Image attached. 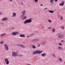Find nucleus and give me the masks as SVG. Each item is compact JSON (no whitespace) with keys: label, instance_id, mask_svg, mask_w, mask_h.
<instances>
[{"label":"nucleus","instance_id":"nucleus-25","mask_svg":"<svg viewBox=\"0 0 65 65\" xmlns=\"http://www.w3.org/2000/svg\"><path fill=\"white\" fill-rule=\"evenodd\" d=\"M32 48H34L35 49V48H36V46H35L32 45Z\"/></svg>","mask_w":65,"mask_h":65},{"label":"nucleus","instance_id":"nucleus-42","mask_svg":"<svg viewBox=\"0 0 65 65\" xmlns=\"http://www.w3.org/2000/svg\"><path fill=\"white\" fill-rule=\"evenodd\" d=\"M21 4L22 5H24V4H23V2L21 3Z\"/></svg>","mask_w":65,"mask_h":65},{"label":"nucleus","instance_id":"nucleus-45","mask_svg":"<svg viewBox=\"0 0 65 65\" xmlns=\"http://www.w3.org/2000/svg\"><path fill=\"white\" fill-rule=\"evenodd\" d=\"M55 2H57V1H58V0H55Z\"/></svg>","mask_w":65,"mask_h":65},{"label":"nucleus","instance_id":"nucleus-5","mask_svg":"<svg viewBox=\"0 0 65 65\" xmlns=\"http://www.w3.org/2000/svg\"><path fill=\"white\" fill-rule=\"evenodd\" d=\"M32 54L34 55H35V54H38V50L35 51L33 52Z\"/></svg>","mask_w":65,"mask_h":65},{"label":"nucleus","instance_id":"nucleus-7","mask_svg":"<svg viewBox=\"0 0 65 65\" xmlns=\"http://www.w3.org/2000/svg\"><path fill=\"white\" fill-rule=\"evenodd\" d=\"M17 52L15 53L14 52H13L12 53V56H13V57H15L17 55Z\"/></svg>","mask_w":65,"mask_h":65},{"label":"nucleus","instance_id":"nucleus-30","mask_svg":"<svg viewBox=\"0 0 65 65\" xmlns=\"http://www.w3.org/2000/svg\"><path fill=\"white\" fill-rule=\"evenodd\" d=\"M60 42L62 43H64V42H65V41L64 40H62Z\"/></svg>","mask_w":65,"mask_h":65},{"label":"nucleus","instance_id":"nucleus-19","mask_svg":"<svg viewBox=\"0 0 65 65\" xmlns=\"http://www.w3.org/2000/svg\"><path fill=\"white\" fill-rule=\"evenodd\" d=\"M58 50H61V49H62V47L60 46H59L58 47Z\"/></svg>","mask_w":65,"mask_h":65},{"label":"nucleus","instance_id":"nucleus-43","mask_svg":"<svg viewBox=\"0 0 65 65\" xmlns=\"http://www.w3.org/2000/svg\"><path fill=\"white\" fill-rule=\"evenodd\" d=\"M40 46V44H38V47H39V46Z\"/></svg>","mask_w":65,"mask_h":65},{"label":"nucleus","instance_id":"nucleus-14","mask_svg":"<svg viewBox=\"0 0 65 65\" xmlns=\"http://www.w3.org/2000/svg\"><path fill=\"white\" fill-rule=\"evenodd\" d=\"M19 36L20 37H25V36L23 34H21V35H20Z\"/></svg>","mask_w":65,"mask_h":65},{"label":"nucleus","instance_id":"nucleus-31","mask_svg":"<svg viewBox=\"0 0 65 65\" xmlns=\"http://www.w3.org/2000/svg\"><path fill=\"white\" fill-rule=\"evenodd\" d=\"M31 41L32 42H35V39H34L32 40H31Z\"/></svg>","mask_w":65,"mask_h":65},{"label":"nucleus","instance_id":"nucleus-33","mask_svg":"<svg viewBox=\"0 0 65 65\" xmlns=\"http://www.w3.org/2000/svg\"><path fill=\"white\" fill-rule=\"evenodd\" d=\"M60 19L61 20H63V17H62V16H61L60 17Z\"/></svg>","mask_w":65,"mask_h":65},{"label":"nucleus","instance_id":"nucleus-4","mask_svg":"<svg viewBox=\"0 0 65 65\" xmlns=\"http://www.w3.org/2000/svg\"><path fill=\"white\" fill-rule=\"evenodd\" d=\"M4 45L5 47V49L6 51H8V45H7V44H4Z\"/></svg>","mask_w":65,"mask_h":65},{"label":"nucleus","instance_id":"nucleus-41","mask_svg":"<svg viewBox=\"0 0 65 65\" xmlns=\"http://www.w3.org/2000/svg\"><path fill=\"white\" fill-rule=\"evenodd\" d=\"M26 37H27V38H29L30 37V36H28Z\"/></svg>","mask_w":65,"mask_h":65},{"label":"nucleus","instance_id":"nucleus-26","mask_svg":"<svg viewBox=\"0 0 65 65\" xmlns=\"http://www.w3.org/2000/svg\"><path fill=\"white\" fill-rule=\"evenodd\" d=\"M60 27L62 29H64V26H61Z\"/></svg>","mask_w":65,"mask_h":65},{"label":"nucleus","instance_id":"nucleus-16","mask_svg":"<svg viewBox=\"0 0 65 65\" xmlns=\"http://www.w3.org/2000/svg\"><path fill=\"white\" fill-rule=\"evenodd\" d=\"M42 53V51H40L38 50V54H41Z\"/></svg>","mask_w":65,"mask_h":65},{"label":"nucleus","instance_id":"nucleus-20","mask_svg":"<svg viewBox=\"0 0 65 65\" xmlns=\"http://www.w3.org/2000/svg\"><path fill=\"white\" fill-rule=\"evenodd\" d=\"M55 31L56 29L55 28L53 29L52 30V32H55Z\"/></svg>","mask_w":65,"mask_h":65},{"label":"nucleus","instance_id":"nucleus-12","mask_svg":"<svg viewBox=\"0 0 65 65\" xmlns=\"http://www.w3.org/2000/svg\"><path fill=\"white\" fill-rule=\"evenodd\" d=\"M27 19V17L26 16H23V17L22 18V20H25Z\"/></svg>","mask_w":65,"mask_h":65},{"label":"nucleus","instance_id":"nucleus-18","mask_svg":"<svg viewBox=\"0 0 65 65\" xmlns=\"http://www.w3.org/2000/svg\"><path fill=\"white\" fill-rule=\"evenodd\" d=\"M48 11L50 13H54V11H52L51 10H49V11Z\"/></svg>","mask_w":65,"mask_h":65},{"label":"nucleus","instance_id":"nucleus-23","mask_svg":"<svg viewBox=\"0 0 65 65\" xmlns=\"http://www.w3.org/2000/svg\"><path fill=\"white\" fill-rule=\"evenodd\" d=\"M35 42H37V41H39V39H35Z\"/></svg>","mask_w":65,"mask_h":65},{"label":"nucleus","instance_id":"nucleus-9","mask_svg":"<svg viewBox=\"0 0 65 65\" xmlns=\"http://www.w3.org/2000/svg\"><path fill=\"white\" fill-rule=\"evenodd\" d=\"M62 3H60L59 4V5L62 6H64V2H64V1H62Z\"/></svg>","mask_w":65,"mask_h":65},{"label":"nucleus","instance_id":"nucleus-3","mask_svg":"<svg viewBox=\"0 0 65 65\" xmlns=\"http://www.w3.org/2000/svg\"><path fill=\"white\" fill-rule=\"evenodd\" d=\"M18 34H19V32L18 31L12 32L11 34V35H17Z\"/></svg>","mask_w":65,"mask_h":65},{"label":"nucleus","instance_id":"nucleus-29","mask_svg":"<svg viewBox=\"0 0 65 65\" xmlns=\"http://www.w3.org/2000/svg\"><path fill=\"white\" fill-rule=\"evenodd\" d=\"M34 35V34H31L30 36V37H31V36H33V35Z\"/></svg>","mask_w":65,"mask_h":65},{"label":"nucleus","instance_id":"nucleus-35","mask_svg":"<svg viewBox=\"0 0 65 65\" xmlns=\"http://www.w3.org/2000/svg\"><path fill=\"white\" fill-rule=\"evenodd\" d=\"M53 1H54V0H50V2H53Z\"/></svg>","mask_w":65,"mask_h":65},{"label":"nucleus","instance_id":"nucleus-32","mask_svg":"<svg viewBox=\"0 0 65 65\" xmlns=\"http://www.w3.org/2000/svg\"><path fill=\"white\" fill-rule=\"evenodd\" d=\"M48 22H49L50 23H52V21H51V20H48Z\"/></svg>","mask_w":65,"mask_h":65},{"label":"nucleus","instance_id":"nucleus-10","mask_svg":"<svg viewBox=\"0 0 65 65\" xmlns=\"http://www.w3.org/2000/svg\"><path fill=\"white\" fill-rule=\"evenodd\" d=\"M64 36V35H59L58 36V37L59 38H63Z\"/></svg>","mask_w":65,"mask_h":65},{"label":"nucleus","instance_id":"nucleus-22","mask_svg":"<svg viewBox=\"0 0 65 65\" xmlns=\"http://www.w3.org/2000/svg\"><path fill=\"white\" fill-rule=\"evenodd\" d=\"M59 60L60 62H62V58H59Z\"/></svg>","mask_w":65,"mask_h":65},{"label":"nucleus","instance_id":"nucleus-8","mask_svg":"<svg viewBox=\"0 0 65 65\" xmlns=\"http://www.w3.org/2000/svg\"><path fill=\"white\" fill-rule=\"evenodd\" d=\"M5 61H6V62H6V64L7 65H8V64H9V61L8 60V59L6 58L5 59Z\"/></svg>","mask_w":65,"mask_h":65},{"label":"nucleus","instance_id":"nucleus-37","mask_svg":"<svg viewBox=\"0 0 65 65\" xmlns=\"http://www.w3.org/2000/svg\"><path fill=\"white\" fill-rule=\"evenodd\" d=\"M58 44L59 45H62V44H61L60 43H58Z\"/></svg>","mask_w":65,"mask_h":65},{"label":"nucleus","instance_id":"nucleus-17","mask_svg":"<svg viewBox=\"0 0 65 65\" xmlns=\"http://www.w3.org/2000/svg\"><path fill=\"white\" fill-rule=\"evenodd\" d=\"M52 57H53V58H56V56L55 54L54 53H53L52 54Z\"/></svg>","mask_w":65,"mask_h":65},{"label":"nucleus","instance_id":"nucleus-49","mask_svg":"<svg viewBox=\"0 0 65 65\" xmlns=\"http://www.w3.org/2000/svg\"><path fill=\"white\" fill-rule=\"evenodd\" d=\"M42 28H43V29H44V27H43V26L42 27Z\"/></svg>","mask_w":65,"mask_h":65},{"label":"nucleus","instance_id":"nucleus-15","mask_svg":"<svg viewBox=\"0 0 65 65\" xmlns=\"http://www.w3.org/2000/svg\"><path fill=\"white\" fill-rule=\"evenodd\" d=\"M20 46H21V47H22V48H24L25 47V46L24 45H20Z\"/></svg>","mask_w":65,"mask_h":65},{"label":"nucleus","instance_id":"nucleus-39","mask_svg":"<svg viewBox=\"0 0 65 65\" xmlns=\"http://www.w3.org/2000/svg\"><path fill=\"white\" fill-rule=\"evenodd\" d=\"M52 27H48V29H51Z\"/></svg>","mask_w":65,"mask_h":65},{"label":"nucleus","instance_id":"nucleus-46","mask_svg":"<svg viewBox=\"0 0 65 65\" xmlns=\"http://www.w3.org/2000/svg\"><path fill=\"white\" fill-rule=\"evenodd\" d=\"M40 5L41 6H42V4H40Z\"/></svg>","mask_w":65,"mask_h":65},{"label":"nucleus","instance_id":"nucleus-36","mask_svg":"<svg viewBox=\"0 0 65 65\" xmlns=\"http://www.w3.org/2000/svg\"><path fill=\"white\" fill-rule=\"evenodd\" d=\"M0 24L1 25H3V24H4V23L3 22H1L0 23Z\"/></svg>","mask_w":65,"mask_h":65},{"label":"nucleus","instance_id":"nucleus-2","mask_svg":"<svg viewBox=\"0 0 65 65\" xmlns=\"http://www.w3.org/2000/svg\"><path fill=\"white\" fill-rule=\"evenodd\" d=\"M22 14H23L21 16V17H23L24 16H25L26 15V10H24L23 11H22Z\"/></svg>","mask_w":65,"mask_h":65},{"label":"nucleus","instance_id":"nucleus-24","mask_svg":"<svg viewBox=\"0 0 65 65\" xmlns=\"http://www.w3.org/2000/svg\"><path fill=\"white\" fill-rule=\"evenodd\" d=\"M18 56L19 57H22L23 56V55L22 54H17Z\"/></svg>","mask_w":65,"mask_h":65},{"label":"nucleus","instance_id":"nucleus-50","mask_svg":"<svg viewBox=\"0 0 65 65\" xmlns=\"http://www.w3.org/2000/svg\"><path fill=\"white\" fill-rule=\"evenodd\" d=\"M44 31H45V30H44V29L43 30Z\"/></svg>","mask_w":65,"mask_h":65},{"label":"nucleus","instance_id":"nucleus-48","mask_svg":"<svg viewBox=\"0 0 65 65\" xmlns=\"http://www.w3.org/2000/svg\"><path fill=\"white\" fill-rule=\"evenodd\" d=\"M2 14V13L1 12H0V15Z\"/></svg>","mask_w":65,"mask_h":65},{"label":"nucleus","instance_id":"nucleus-40","mask_svg":"<svg viewBox=\"0 0 65 65\" xmlns=\"http://www.w3.org/2000/svg\"><path fill=\"white\" fill-rule=\"evenodd\" d=\"M47 9V8H45L44 9V10H46V9Z\"/></svg>","mask_w":65,"mask_h":65},{"label":"nucleus","instance_id":"nucleus-6","mask_svg":"<svg viewBox=\"0 0 65 65\" xmlns=\"http://www.w3.org/2000/svg\"><path fill=\"white\" fill-rule=\"evenodd\" d=\"M2 21H7L8 18L6 17H5L2 19Z\"/></svg>","mask_w":65,"mask_h":65},{"label":"nucleus","instance_id":"nucleus-47","mask_svg":"<svg viewBox=\"0 0 65 65\" xmlns=\"http://www.w3.org/2000/svg\"><path fill=\"white\" fill-rule=\"evenodd\" d=\"M13 0H10V1L11 2V1H13Z\"/></svg>","mask_w":65,"mask_h":65},{"label":"nucleus","instance_id":"nucleus-52","mask_svg":"<svg viewBox=\"0 0 65 65\" xmlns=\"http://www.w3.org/2000/svg\"><path fill=\"white\" fill-rule=\"evenodd\" d=\"M18 52H19V51Z\"/></svg>","mask_w":65,"mask_h":65},{"label":"nucleus","instance_id":"nucleus-38","mask_svg":"<svg viewBox=\"0 0 65 65\" xmlns=\"http://www.w3.org/2000/svg\"><path fill=\"white\" fill-rule=\"evenodd\" d=\"M15 29V28L14 27H13L12 28V29L13 30H14Z\"/></svg>","mask_w":65,"mask_h":65},{"label":"nucleus","instance_id":"nucleus-51","mask_svg":"<svg viewBox=\"0 0 65 65\" xmlns=\"http://www.w3.org/2000/svg\"><path fill=\"white\" fill-rule=\"evenodd\" d=\"M64 9H65V8H64Z\"/></svg>","mask_w":65,"mask_h":65},{"label":"nucleus","instance_id":"nucleus-34","mask_svg":"<svg viewBox=\"0 0 65 65\" xmlns=\"http://www.w3.org/2000/svg\"><path fill=\"white\" fill-rule=\"evenodd\" d=\"M34 1H35V2H38V0H34Z\"/></svg>","mask_w":65,"mask_h":65},{"label":"nucleus","instance_id":"nucleus-1","mask_svg":"<svg viewBox=\"0 0 65 65\" xmlns=\"http://www.w3.org/2000/svg\"><path fill=\"white\" fill-rule=\"evenodd\" d=\"M32 22V18H30L29 19L26 20L24 22V23L25 24L27 23H30Z\"/></svg>","mask_w":65,"mask_h":65},{"label":"nucleus","instance_id":"nucleus-11","mask_svg":"<svg viewBox=\"0 0 65 65\" xmlns=\"http://www.w3.org/2000/svg\"><path fill=\"white\" fill-rule=\"evenodd\" d=\"M46 44V41H44L41 43V44L42 45H45Z\"/></svg>","mask_w":65,"mask_h":65},{"label":"nucleus","instance_id":"nucleus-28","mask_svg":"<svg viewBox=\"0 0 65 65\" xmlns=\"http://www.w3.org/2000/svg\"><path fill=\"white\" fill-rule=\"evenodd\" d=\"M4 35H5V34H1V36H4Z\"/></svg>","mask_w":65,"mask_h":65},{"label":"nucleus","instance_id":"nucleus-44","mask_svg":"<svg viewBox=\"0 0 65 65\" xmlns=\"http://www.w3.org/2000/svg\"><path fill=\"white\" fill-rule=\"evenodd\" d=\"M51 2V4H53V2Z\"/></svg>","mask_w":65,"mask_h":65},{"label":"nucleus","instance_id":"nucleus-13","mask_svg":"<svg viewBox=\"0 0 65 65\" xmlns=\"http://www.w3.org/2000/svg\"><path fill=\"white\" fill-rule=\"evenodd\" d=\"M13 17H16V13L15 12L12 13Z\"/></svg>","mask_w":65,"mask_h":65},{"label":"nucleus","instance_id":"nucleus-21","mask_svg":"<svg viewBox=\"0 0 65 65\" xmlns=\"http://www.w3.org/2000/svg\"><path fill=\"white\" fill-rule=\"evenodd\" d=\"M42 57H45V56H46V55L45 53H43L42 54Z\"/></svg>","mask_w":65,"mask_h":65},{"label":"nucleus","instance_id":"nucleus-27","mask_svg":"<svg viewBox=\"0 0 65 65\" xmlns=\"http://www.w3.org/2000/svg\"><path fill=\"white\" fill-rule=\"evenodd\" d=\"M3 43H4V42H3V41H1L0 42V44H3Z\"/></svg>","mask_w":65,"mask_h":65}]
</instances>
